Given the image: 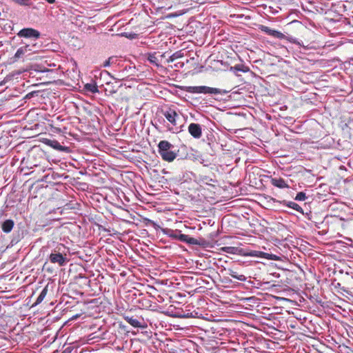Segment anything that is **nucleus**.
<instances>
[{
	"label": "nucleus",
	"mask_w": 353,
	"mask_h": 353,
	"mask_svg": "<svg viewBox=\"0 0 353 353\" xmlns=\"http://www.w3.org/2000/svg\"><path fill=\"white\" fill-rule=\"evenodd\" d=\"M163 114L172 125H176V118L179 117V114L174 109L169 108L163 111Z\"/></svg>",
	"instance_id": "obj_6"
},
{
	"label": "nucleus",
	"mask_w": 353,
	"mask_h": 353,
	"mask_svg": "<svg viewBox=\"0 0 353 353\" xmlns=\"http://www.w3.org/2000/svg\"><path fill=\"white\" fill-rule=\"evenodd\" d=\"M163 233L174 240H178L190 245H200L197 239L187 234H181V231L179 230L166 228L163 230Z\"/></svg>",
	"instance_id": "obj_2"
},
{
	"label": "nucleus",
	"mask_w": 353,
	"mask_h": 353,
	"mask_svg": "<svg viewBox=\"0 0 353 353\" xmlns=\"http://www.w3.org/2000/svg\"><path fill=\"white\" fill-rule=\"evenodd\" d=\"M48 285H47L43 290L41 292L40 294L39 295V296L37 297L35 303H34V305H38V304H40L43 301V299H45V297L46 296V294L48 293Z\"/></svg>",
	"instance_id": "obj_18"
},
{
	"label": "nucleus",
	"mask_w": 353,
	"mask_h": 353,
	"mask_svg": "<svg viewBox=\"0 0 353 353\" xmlns=\"http://www.w3.org/2000/svg\"><path fill=\"white\" fill-rule=\"evenodd\" d=\"M47 145L57 149L59 150H63V147L60 145V143L57 141H52V140H48L46 142Z\"/></svg>",
	"instance_id": "obj_20"
},
{
	"label": "nucleus",
	"mask_w": 353,
	"mask_h": 353,
	"mask_svg": "<svg viewBox=\"0 0 353 353\" xmlns=\"http://www.w3.org/2000/svg\"><path fill=\"white\" fill-rule=\"evenodd\" d=\"M17 35L19 37L37 39L40 37L41 34L38 30H37L35 29H33L31 28H26L21 29L17 33Z\"/></svg>",
	"instance_id": "obj_5"
},
{
	"label": "nucleus",
	"mask_w": 353,
	"mask_h": 353,
	"mask_svg": "<svg viewBox=\"0 0 353 353\" xmlns=\"http://www.w3.org/2000/svg\"><path fill=\"white\" fill-rule=\"evenodd\" d=\"M39 46L36 43L31 44H26L25 46H21L17 50L14 59L15 61L25 57L31 54L32 53L36 52L39 50Z\"/></svg>",
	"instance_id": "obj_3"
},
{
	"label": "nucleus",
	"mask_w": 353,
	"mask_h": 353,
	"mask_svg": "<svg viewBox=\"0 0 353 353\" xmlns=\"http://www.w3.org/2000/svg\"><path fill=\"white\" fill-rule=\"evenodd\" d=\"M68 248L63 244H59L49 256L52 263H57L59 266H64L69 261L67 257Z\"/></svg>",
	"instance_id": "obj_1"
},
{
	"label": "nucleus",
	"mask_w": 353,
	"mask_h": 353,
	"mask_svg": "<svg viewBox=\"0 0 353 353\" xmlns=\"http://www.w3.org/2000/svg\"><path fill=\"white\" fill-rule=\"evenodd\" d=\"M12 1L15 2L16 3H18L21 6H30L31 5V1L30 0H12Z\"/></svg>",
	"instance_id": "obj_22"
},
{
	"label": "nucleus",
	"mask_w": 353,
	"mask_h": 353,
	"mask_svg": "<svg viewBox=\"0 0 353 353\" xmlns=\"http://www.w3.org/2000/svg\"><path fill=\"white\" fill-rule=\"evenodd\" d=\"M110 64V58L103 63V67H108Z\"/></svg>",
	"instance_id": "obj_25"
},
{
	"label": "nucleus",
	"mask_w": 353,
	"mask_h": 353,
	"mask_svg": "<svg viewBox=\"0 0 353 353\" xmlns=\"http://www.w3.org/2000/svg\"><path fill=\"white\" fill-rule=\"evenodd\" d=\"M14 221L11 219H7L3 222L1 225L2 230L6 233H9L12 231L14 227Z\"/></svg>",
	"instance_id": "obj_15"
},
{
	"label": "nucleus",
	"mask_w": 353,
	"mask_h": 353,
	"mask_svg": "<svg viewBox=\"0 0 353 353\" xmlns=\"http://www.w3.org/2000/svg\"><path fill=\"white\" fill-rule=\"evenodd\" d=\"M280 203L281 204H283V205L288 206V208H292V209L295 210L296 211H297L301 214H303V210L302 208L294 201H287L285 200H283L282 201H280Z\"/></svg>",
	"instance_id": "obj_12"
},
{
	"label": "nucleus",
	"mask_w": 353,
	"mask_h": 353,
	"mask_svg": "<svg viewBox=\"0 0 353 353\" xmlns=\"http://www.w3.org/2000/svg\"><path fill=\"white\" fill-rule=\"evenodd\" d=\"M123 319L127 323L134 327H143L141 322L133 316L125 315L123 316Z\"/></svg>",
	"instance_id": "obj_13"
},
{
	"label": "nucleus",
	"mask_w": 353,
	"mask_h": 353,
	"mask_svg": "<svg viewBox=\"0 0 353 353\" xmlns=\"http://www.w3.org/2000/svg\"><path fill=\"white\" fill-rule=\"evenodd\" d=\"M235 69L237 70H239V71H242V70L241 69L239 65H236L235 66Z\"/></svg>",
	"instance_id": "obj_28"
},
{
	"label": "nucleus",
	"mask_w": 353,
	"mask_h": 353,
	"mask_svg": "<svg viewBox=\"0 0 353 353\" xmlns=\"http://www.w3.org/2000/svg\"><path fill=\"white\" fill-rule=\"evenodd\" d=\"M45 1L50 4L54 3L55 2V0H45Z\"/></svg>",
	"instance_id": "obj_27"
},
{
	"label": "nucleus",
	"mask_w": 353,
	"mask_h": 353,
	"mask_svg": "<svg viewBox=\"0 0 353 353\" xmlns=\"http://www.w3.org/2000/svg\"><path fill=\"white\" fill-rule=\"evenodd\" d=\"M84 89L93 94L99 92L98 87L95 83H86L84 85Z\"/></svg>",
	"instance_id": "obj_19"
},
{
	"label": "nucleus",
	"mask_w": 353,
	"mask_h": 353,
	"mask_svg": "<svg viewBox=\"0 0 353 353\" xmlns=\"http://www.w3.org/2000/svg\"><path fill=\"white\" fill-rule=\"evenodd\" d=\"M306 199V195L304 192H300L298 194H296L295 200L296 201H305Z\"/></svg>",
	"instance_id": "obj_23"
},
{
	"label": "nucleus",
	"mask_w": 353,
	"mask_h": 353,
	"mask_svg": "<svg viewBox=\"0 0 353 353\" xmlns=\"http://www.w3.org/2000/svg\"><path fill=\"white\" fill-rule=\"evenodd\" d=\"M181 53L180 52H176L172 54L167 60V63H171L173 62L175 59H179L181 57Z\"/></svg>",
	"instance_id": "obj_21"
},
{
	"label": "nucleus",
	"mask_w": 353,
	"mask_h": 353,
	"mask_svg": "<svg viewBox=\"0 0 353 353\" xmlns=\"http://www.w3.org/2000/svg\"><path fill=\"white\" fill-rule=\"evenodd\" d=\"M270 181L272 185L279 188H286L289 187L282 178H272Z\"/></svg>",
	"instance_id": "obj_11"
},
{
	"label": "nucleus",
	"mask_w": 353,
	"mask_h": 353,
	"mask_svg": "<svg viewBox=\"0 0 353 353\" xmlns=\"http://www.w3.org/2000/svg\"><path fill=\"white\" fill-rule=\"evenodd\" d=\"M159 154L164 161L168 162L173 161L176 157V154L172 151L171 149L169 150L164 151L160 153Z\"/></svg>",
	"instance_id": "obj_10"
},
{
	"label": "nucleus",
	"mask_w": 353,
	"mask_h": 353,
	"mask_svg": "<svg viewBox=\"0 0 353 353\" xmlns=\"http://www.w3.org/2000/svg\"><path fill=\"white\" fill-rule=\"evenodd\" d=\"M173 148V145L168 141H161L158 144L159 153L169 150Z\"/></svg>",
	"instance_id": "obj_14"
},
{
	"label": "nucleus",
	"mask_w": 353,
	"mask_h": 353,
	"mask_svg": "<svg viewBox=\"0 0 353 353\" xmlns=\"http://www.w3.org/2000/svg\"><path fill=\"white\" fill-rule=\"evenodd\" d=\"M248 255L250 256L261 257V258H264V259H273V258L271 257L272 254H270L265 253V252H263L261 251L253 250V251H251Z\"/></svg>",
	"instance_id": "obj_16"
},
{
	"label": "nucleus",
	"mask_w": 353,
	"mask_h": 353,
	"mask_svg": "<svg viewBox=\"0 0 353 353\" xmlns=\"http://www.w3.org/2000/svg\"><path fill=\"white\" fill-rule=\"evenodd\" d=\"M222 250L227 253L234 254L236 248L234 247H224Z\"/></svg>",
	"instance_id": "obj_24"
},
{
	"label": "nucleus",
	"mask_w": 353,
	"mask_h": 353,
	"mask_svg": "<svg viewBox=\"0 0 353 353\" xmlns=\"http://www.w3.org/2000/svg\"><path fill=\"white\" fill-rule=\"evenodd\" d=\"M164 57V54H162L158 57L157 56L156 52L150 53L148 55V60L150 63H152L157 67L159 68L161 67V62Z\"/></svg>",
	"instance_id": "obj_9"
},
{
	"label": "nucleus",
	"mask_w": 353,
	"mask_h": 353,
	"mask_svg": "<svg viewBox=\"0 0 353 353\" xmlns=\"http://www.w3.org/2000/svg\"><path fill=\"white\" fill-rule=\"evenodd\" d=\"M188 132L194 139H199L202 135L201 127L198 123H190L188 126Z\"/></svg>",
	"instance_id": "obj_7"
},
{
	"label": "nucleus",
	"mask_w": 353,
	"mask_h": 353,
	"mask_svg": "<svg viewBox=\"0 0 353 353\" xmlns=\"http://www.w3.org/2000/svg\"><path fill=\"white\" fill-rule=\"evenodd\" d=\"M188 91L191 93H203L211 94H221L226 93V91L221 90L219 88H210L205 85L190 86L188 88Z\"/></svg>",
	"instance_id": "obj_4"
},
{
	"label": "nucleus",
	"mask_w": 353,
	"mask_h": 353,
	"mask_svg": "<svg viewBox=\"0 0 353 353\" xmlns=\"http://www.w3.org/2000/svg\"><path fill=\"white\" fill-rule=\"evenodd\" d=\"M229 275L232 276L234 279H236L240 281H245L247 279V277L243 274H239L236 271H234L233 270H229Z\"/></svg>",
	"instance_id": "obj_17"
},
{
	"label": "nucleus",
	"mask_w": 353,
	"mask_h": 353,
	"mask_svg": "<svg viewBox=\"0 0 353 353\" xmlns=\"http://www.w3.org/2000/svg\"><path fill=\"white\" fill-rule=\"evenodd\" d=\"M183 65H184L183 63H178L176 64H175L174 66L176 68H179V67L182 68L183 66Z\"/></svg>",
	"instance_id": "obj_26"
},
{
	"label": "nucleus",
	"mask_w": 353,
	"mask_h": 353,
	"mask_svg": "<svg viewBox=\"0 0 353 353\" xmlns=\"http://www.w3.org/2000/svg\"><path fill=\"white\" fill-rule=\"evenodd\" d=\"M260 30L262 32H263L266 33L267 34L272 36L273 37L278 38V39L284 38V34L282 32L275 30H272L268 26H261Z\"/></svg>",
	"instance_id": "obj_8"
}]
</instances>
